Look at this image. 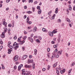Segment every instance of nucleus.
<instances>
[{
	"instance_id": "1",
	"label": "nucleus",
	"mask_w": 75,
	"mask_h": 75,
	"mask_svg": "<svg viewBox=\"0 0 75 75\" xmlns=\"http://www.w3.org/2000/svg\"><path fill=\"white\" fill-rule=\"evenodd\" d=\"M18 56L17 55H15L13 58V60L14 62H16L18 61Z\"/></svg>"
},
{
	"instance_id": "2",
	"label": "nucleus",
	"mask_w": 75,
	"mask_h": 75,
	"mask_svg": "<svg viewBox=\"0 0 75 75\" xmlns=\"http://www.w3.org/2000/svg\"><path fill=\"white\" fill-rule=\"evenodd\" d=\"M27 58V55H24L22 58V60H24V59H26Z\"/></svg>"
},
{
	"instance_id": "3",
	"label": "nucleus",
	"mask_w": 75,
	"mask_h": 75,
	"mask_svg": "<svg viewBox=\"0 0 75 75\" xmlns=\"http://www.w3.org/2000/svg\"><path fill=\"white\" fill-rule=\"evenodd\" d=\"M3 29H4V32H2V34H5V33H6V32H7V28L4 27L3 28Z\"/></svg>"
},
{
	"instance_id": "4",
	"label": "nucleus",
	"mask_w": 75,
	"mask_h": 75,
	"mask_svg": "<svg viewBox=\"0 0 75 75\" xmlns=\"http://www.w3.org/2000/svg\"><path fill=\"white\" fill-rule=\"evenodd\" d=\"M25 67L27 68H31V65H28L27 64H25Z\"/></svg>"
},
{
	"instance_id": "5",
	"label": "nucleus",
	"mask_w": 75,
	"mask_h": 75,
	"mask_svg": "<svg viewBox=\"0 0 75 75\" xmlns=\"http://www.w3.org/2000/svg\"><path fill=\"white\" fill-rule=\"evenodd\" d=\"M49 34V35L51 36V37H53V35H54V34H53V33L52 32H49L48 33Z\"/></svg>"
},
{
	"instance_id": "6",
	"label": "nucleus",
	"mask_w": 75,
	"mask_h": 75,
	"mask_svg": "<svg viewBox=\"0 0 75 75\" xmlns=\"http://www.w3.org/2000/svg\"><path fill=\"white\" fill-rule=\"evenodd\" d=\"M30 75V71H26L25 72V73L24 75Z\"/></svg>"
},
{
	"instance_id": "7",
	"label": "nucleus",
	"mask_w": 75,
	"mask_h": 75,
	"mask_svg": "<svg viewBox=\"0 0 75 75\" xmlns=\"http://www.w3.org/2000/svg\"><path fill=\"white\" fill-rule=\"evenodd\" d=\"M28 64H30V63H33V59H29L28 61Z\"/></svg>"
},
{
	"instance_id": "8",
	"label": "nucleus",
	"mask_w": 75,
	"mask_h": 75,
	"mask_svg": "<svg viewBox=\"0 0 75 75\" xmlns=\"http://www.w3.org/2000/svg\"><path fill=\"white\" fill-rule=\"evenodd\" d=\"M19 47V46H18V44H17V45L14 47L15 50H16Z\"/></svg>"
},
{
	"instance_id": "9",
	"label": "nucleus",
	"mask_w": 75,
	"mask_h": 75,
	"mask_svg": "<svg viewBox=\"0 0 75 75\" xmlns=\"http://www.w3.org/2000/svg\"><path fill=\"white\" fill-rule=\"evenodd\" d=\"M28 40H30L31 42L33 43V42H34V41H33V39L31 38L30 37H29L28 38Z\"/></svg>"
},
{
	"instance_id": "10",
	"label": "nucleus",
	"mask_w": 75,
	"mask_h": 75,
	"mask_svg": "<svg viewBox=\"0 0 75 75\" xmlns=\"http://www.w3.org/2000/svg\"><path fill=\"white\" fill-rule=\"evenodd\" d=\"M25 69H23L22 70V75H24H24L25 74Z\"/></svg>"
},
{
	"instance_id": "11",
	"label": "nucleus",
	"mask_w": 75,
	"mask_h": 75,
	"mask_svg": "<svg viewBox=\"0 0 75 75\" xmlns=\"http://www.w3.org/2000/svg\"><path fill=\"white\" fill-rule=\"evenodd\" d=\"M62 50L59 51L58 52V54H59V55H61L62 54Z\"/></svg>"
},
{
	"instance_id": "12",
	"label": "nucleus",
	"mask_w": 75,
	"mask_h": 75,
	"mask_svg": "<svg viewBox=\"0 0 75 75\" xmlns=\"http://www.w3.org/2000/svg\"><path fill=\"white\" fill-rule=\"evenodd\" d=\"M3 25H7V23L5 22V19H4L3 20Z\"/></svg>"
},
{
	"instance_id": "13",
	"label": "nucleus",
	"mask_w": 75,
	"mask_h": 75,
	"mask_svg": "<svg viewBox=\"0 0 75 75\" xmlns=\"http://www.w3.org/2000/svg\"><path fill=\"white\" fill-rule=\"evenodd\" d=\"M65 72V69H64L63 70H61L60 71V72L62 74H63V73H64Z\"/></svg>"
},
{
	"instance_id": "14",
	"label": "nucleus",
	"mask_w": 75,
	"mask_h": 75,
	"mask_svg": "<svg viewBox=\"0 0 75 75\" xmlns=\"http://www.w3.org/2000/svg\"><path fill=\"white\" fill-rule=\"evenodd\" d=\"M5 34H3V32L2 33V34L1 35V37L3 38L5 37V35H4Z\"/></svg>"
},
{
	"instance_id": "15",
	"label": "nucleus",
	"mask_w": 75,
	"mask_h": 75,
	"mask_svg": "<svg viewBox=\"0 0 75 75\" xmlns=\"http://www.w3.org/2000/svg\"><path fill=\"white\" fill-rule=\"evenodd\" d=\"M13 51V49L10 50V49H8V54H11V52Z\"/></svg>"
},
{
	"instance_id": "16",
	"label": "nucleus",
	"mask_w": 75,
	"mask_h": 75,
	"mask_svg": "<svg viewBox=\"0 0 75 75\" xmlns=\"http://www.w3.org/2000/svg\"><path fill=\"white\" fill-rule=\"evenodd\" d=\"M34 52H35L34 53V54H35V55H37V49H35L34 50Z\"/></svg>"
},
{
	"instance_id": "17",
	"label": "nucleus",
	"mask_w": 75,
	"mask_h": 75,
	"mask_svg": "<svg viewBox=\"0 0 75 75\" xmlns=\"http://www.w3.org/2000/svg\"><path fill=\"white\" fill-rule=\"evenodd\" d=\"M57 64H58V63L57 62H56L55 64H54L53 65V67L54 68H55L56 67L57 65Z\"/></svg>"
},
{
	"instance_id": "18",
	"label": "nucleus",
	"mask_w": 75,
	"mask_h": 75,
	"mask_svg": "<svg viewBox=\"0 0 75 75\" xmlns=\"http://www.w3.org/2000/svg\"><path fill=\"white\" fill-rule=\"evenodd\" d=\"M37 31V27H35L33 29V32H36Z\"/></svg>"
},
{
	"instance_id": "19",
	"label": "nucleus",
	"mask_w": 75,
	"mask_h": 75,
	"mask_svg": "<svg viewBox=\"0 0 75 75\" xmlns=\"http://www.w3.org/2000/svg\"><path fill=\"white\" fill-rule=\"evenodd\" d=\"M42 30L43 31V32H47V30H46V29L43 28L42 29Z\"/></svg>"
},
{
	"instance_id": "20",
	"label": "nucleus",
	"mask_w": 75,
	"mask_h": 75,
	"mask_svg": "<svg viewBox=\"0 0 75 75\" xmlns=\"http://www.w3.org/2000/svg\"><path fill=\"white\" fill-rule=\"evenodd\" d=\"M36 41L38 42V44H40L41 42V41L38 39H37L36 40Z\"/></svg>"
},
{
	"instance_id": "21",
	"label": "nucleus",
	"mask_w": 75,
	"mask_h": 75,
	"mask_svg": "<svg viewBox=\"0 0 75 75\" xmlns=\"http://www.w3.org/2000/svg\"><path fill=\"white\" fill-rule=\"evenodd\" d=\"M58 8H57L55 9V13H56V14L58 13Z\"/></svg>"
},
{
	"instance_id": "22",
	"label": "nucleus",
	"mask_w": 75,
	"mask_h": 75,
	"mask_svg": "<svg viewBox=\"0 0 75 75\" xmlns=\"http://www.w3.org/2000/svg\"><path fill=\"white\" fill-rule=\"evenodd\" d=\"M69 10H72V7H71V5H69Z\"/></svg>"
},
{
	"instance_id": "23",
	"label": "nucleus",
	"mask_w": 75,
	"mask_h": 75,
	"mask_svg": "<svg viewBox=\"0 0 75 75\" xmlns=\"http://www.w3.org/2000/svg\"><path fill=\"white\" fill-rule=\"evenodd\" d=\"M52 32H53V34H55L56 33H57V31H56L55 30H54L52 31Z\"/></svg>"
},
{
	"instance_id": "24",
	"label": "nucleus",
	"mask_w": 75,
	"mask_h": 75,
	"mask_svg": "<svg viewBox=\"0 0 75 75\" xmlns=\"http://www.w3.org/2000/svg\"><path fill=\"white\" fill-rule=\"evenodd\" d=\"M41 13V9H39L38 11V14H40Z\"/></svg>"
},
{
	"instance_id": "25",
	"label": "nucleus",
	"mask_w": 75,
	"mask_h": 75,
	"mask_svg": "<svg viewBox=\"0 0 75 75\" xmlns=\"http://www.w3.org/2000/svg\"><path fill=\"white\" fill-rule=\"evenodd\" d=\"M51 13H52V11L51 10L48 13V15H49L50 16H51Z\"/></svg>"
},
{
	"instance_id": "26",
	"label": "nucleus",
	"mask_w": 75,
	"mask_h": 75,
	"mask_svg": "<svg viewBox=\"0 0 75 75\" xmlns=\"http://www.w3.org/2000/svg\"><path fill=\"white\" fill-rule=\"evenodd\" d=\"M27 23L29 24H31V21H29V20H28L27 21Z\"/></svg>"
},
{
	"instance_id": "27",
	"label": "nucleus",
	"mask_w": 75,
	"mask_h": 75,
	"mask_svg": "<svg viewBox=\"0 0 75 75\" xmlns=\"http://www.w3.org/2000/svg\"><path fill=\"white\" fill-rule=\"evenodd\" d=\"M26 13H28V14H31V13H32V12L30 11H27L26 12Z\"/></svg>"
},
{
	"instance_id": "28",
	"label": "nucleus",
	"mask_w": 75,
	"mask_h": 75,
	"mask_svg": "<svg viewBox=\"0 0 75 75\" xmlns=\"http://www.w3.org/2000/svg\"><path fill=\"white\" fill-rule=\"evenodd\" d=\"M57 45H58V44H57L56 45H54L53 46L54 48H56L57 47Z\"/></svg>"
},
{
	"instance_id": "29",
	"label": "nucleus",
	"mask_w": 75,
	"mask_h": 75,
	"mask_svg": "<svg viewBox=\"0 0 75 75\" xmlns=\"http://www.w3.org/2000/svg\"><path fill=\"white\" fill-rule=\"evenodd\" d=\"M15 45H17V43H16V42H14L13 45V47H14Z\"/></svg>"
},
{
	"instance_id": "30",
	"label": "nucleus",
	"mask_w": 75,
	"mask_h": 75,
	"mask_svg": "<svg viewBox=\"0 0 75 75\" xmlns=\"http://www.w3.org/2000/svg\"><path fill=\"white\" fill-rule=\"evenodd\" d=\"M19 44L20 45H22V44H23V42L21 41H20L19 42Z\"/></svg>"
},
{
	"instance_id": "31",
	"label": "nucleus",
	"mask_w": 75,
	"mask_h": 75,
	"mask_svg": "<svg viewBox=\"0 0 75 75\" xmlns=\"http://www.w3.org/2000/svg\"><path fill=\"white\" fill-rule=\"evenodd\" d=\"M56 73L57 74V75H59V71L58 70H57L56 71Z\"/></svg>"
},
{
	"instance_id": "32",
	"label": "nucleus",
	"mask_w": 75,
	"mask_h": 75,
	"mask_svg": "<svg viewBox=\"0 0 75 75\" xmlns=\"http://www.w3.org/2000/svg\"><path fill=\"white\" fill-rule=\"evenodd\" d=\"M32 8L33 11L34 12L35 11V8L34 7H32Z\"/></svg>"
},
{
	"instance_id": "33",
	"label": "nucleus",
	"mask_w": 75,
	"mask_h": 75,
	"mask_svg": "<svg viewBox=\"0 0 75 75\" xmlns=\"http://www.w3.org/2000/svg\"><path fill=\"white\" fill-rule=\"evenodd\" d=\"M57 21L58 23H61V20L60 19H59Z\"/></svg>"
},
{
	"instance_id": "34",
	"label": "nucleus",
	"mask_w": 75,
	"mask_h": 75,
	"mask_svg": "<svg viewBox=\"0 0 75 75\" xmlns=\"http://www.w3.org/2000/svg\"><path fill=\"white\" fill-rule=\"evenodd\" d=\"M13 39H14V40H16L17 39V36L16 35H14Z\"/></svg>"
},
{
	"instance_id": "35",
	"label": "nucleus",
	"mask_w": 75,
	"mask_h": 75,
	"mask_svg": "<svg viewBox=\"0 0 75 75\" xmlns=\"http://www.w3.org/2000/svg\"><path fill=\"white\" fill-rule=\"evenodd\" d=\"M37 8L38 10H40V6H38L37 7Z\"/></svg>"
},
{
	"instance_id": "36",
	"label": "nucleus",
	"mask_w": 75,
	"mask_h": 75,
	"mask_svg": "<svg viewBox=\"0 0 75 75\" xmlns=\"http://www.w3.org/2000/svg\"><path fill=\"white\" fill-rule=\"evenodd\" d=\"M67 22H69V23H71V21H70V20L68 18H67Z\"/></svg>"
},
{
	"instance_id": "37",
	"label": "nucleus",
	"mask_w": 75,
	"mask_h": 75,
	"mask_svg": "<svg viewBox=\"0 0 75 75\" xmlns=\"http://www.w3.org/2000/svg\"><path fill=\"white\" fill-rule=\"evenodd\" d=\"M1 65L2 66V68L3 69H4L5 67H4V65H3L2 64H1Z\"/></svg>"
},
{
	"instance_id": "38",
	"label": "nucleus",
	"mask_w": 75,
	"mask_h": 75,
	"mask_svg": "<svg viewBox=\"0 0 75 75\" xmlns=\"http://www.w3.org/2000/svg\"><path fill=\"white\" fill-rule=\"evenodd\" d=\"M32 67H33V69H35V64H34L32 66Z\"/></svg>"
},
{
	"instance_id": "39",
	"label": "nucleus",
	"mask_w": 75,
	"mask_h": 75,
	"mask_svg": "<svg viewBox=\"0 0 75 75\" xmlns=\"http://www.w3.org/2000/svg\"><path fill=\"white\" fill-rule=\"evenodd\" d=\"M74 65H75V63L73 62L72 63V64L71 65V67H73V66H74Z\"/></svg>"
},
{
	"instance_id": "40",
	"label": "nucleus",
	"mask_w": 75,
	"mask_h": 75,
	"mask_svg": "<svg viewBox=\"0 0 75 75\" xmlns=\"http://www.w3.org/2000/svg\"><path fill=\"white\" fill-rule=\"evenodd\" d=\"M10 44H11V42H8V47H9V46H10Z\"/></svg>"
},
{
	"instance_id": "41",
	"label": "nucleus",
	"mask_w": 75,
	"mask_h": 75,
	"mask_svg": "<svg viewBox=\"0 0 75 75\" xmlns=\"http://www.w3.org/2000/svg\"><path fill=\"white\" fill-rule=\"evenodd\" d=\"M71 72V71H70V70H69L68 71V74L69 75H71V73H70Z\"/></svg>"
},
{
	"instance_id": "42",
	"label": "nucleus",
	"mask_w": 75,
	"mask_h": 75,
	"mask_svg": "<svg viewBox=\"0 0 75 75\" xmlns=\"http://www.w3.org/2000/svg\"><path fill=\"white\" fill-rule=\"evenodd\" d=\"M3 47V46L1 45L0 46V51H1V50L2 49Z\"/></svg>"
},
{
	"instance_id": "43",
	"label": "nucleus",
	"mask_w": 75,
	"mask_h": 75,
	"mask_svg": "<svg viewBox=\"0 0 75 75\" xmlns=\"http://www.w3.org/2000/svg\"><path fill=\"white\" fill-rule=\"evenodd\" d=\"M38 38L39 39V40H42V38H41V37L40 36H39L38 37Z\"/></svg>"
},
{
	"instance_id": "44",
	"label": "nucleus",
	"mask_w": 75,
	"mask_h": 75,
	"mask_svg": "<svg viewBox=\"0 0 75 75\" xmlns=\"http://www.w3.org/2000/svg\"><path fill=\"white\" fill-rule=\"evenodd\" d=\"M9 48H10V50H12L13 49V46L11 45L9 46Z\"/></svg>"
},
{
	"instance_id": "45",
	"label": "nucleus",
	"mask_w": 75,
	"mask_h": 75,
	"mask_svg": "<svg viewBox=\"0 0 75 75\" xmlns=\"http://www.w3.org/2000/svg\"><path fill=\"white\" fill-rule=\"evenodd\" d=\"M33 0H29V3H33Z\"/></svg>"
},
{
	"instance_id": "46",
	"label": "nucleus",
	"mask_w": 75,
	"mask_h": 75,
	"mask_svg": "<svg viewBox=\"0 0 75 75\" xmlns=\"http://www.w3.org/2000/svg\"><path fill=\"white\" fill-rule=\"evenodd\" d=\"M47 51L48 52H50V49L49 48H47Z\"/></svg>"
},
{
	"instance_id": "47",
	"label": "nucleus",
	"mask_w": 75,
	"mask_h": 75,
	"mask_svg": "<svg viewBox=\"0 0 75 75\" xmlns=\"http://www.w3.org/2000/svg\"><path fill=\"white\" fill-rule=\"evenodd\" d=\"M55 54H54L52 56V58L55 57Z\"/></svg>"
},
{
	"instance_id": "48",
	"label": "nucleus",
	"mask_w": 75,
	"mask_h": 75,
	"mask_svg": "<svg viewBox=\"0 0 75 75\" xmlns=\"http://www.w3.org/2000/svg\"><path fill=\"white\" fill-rule=\"evenodd\" d=\"M21 39H20V38H18V42H20L21 41Z\"/></svg>"
},
{
	"instance_id": "49",
	"label": "nucleus",
	"mask_w": 75,
	"mask_h": 75,
	"mask_svg": "<svg viewBox=\"0 0 75 75\" xmlns=\"http://www.w3.org/2000/svg\"><path fill=\"white\" fill-rule=\"evenodd\" d=\"M14 69H17V66H15L14 67Z\"/></svg>"
},
{
	"instance_id": "50",
	"label": "nucleus",
	"mask_w": 75,
	"mask_h": 75,
	"mask_svg": "<svg viewBox=\"0 0 75 75\" xmlns=\"http://www.w3.org/2000/svg\"><path fill=\"white\" fill-rule=\"evenodd\" d=\"M21 69V67L19 66L18 67V71H20Z\"/></svg>"
},
{
	"instance_id": "51",
	"label": "nucleus",
	"mask_w": 75,
	"mask_h": 75,
	"mask_svg": "<svg viewBox=\"0 0 75 75\" xmlns=\"http://www.w3.org/2000/svg\"><path fill=\"white\" fill-rule=\"evenodd\" d=\"M47 56L49 58H50V54L48 53L47 54Z\"/></svg>"
},
{
	"instance_id": "52",
	"label": "nucleus",
	"mask_w": 75,
	"mask_h": 75,
	"mask_svg": "<svg viewBox=\"0 0 75 75\" xmlns=\"http://www.w3.org/2000/svg\"><path fill=\"white\" fill-rule=\"evenodd\" d=\"M50 65L48 66V68L47 69L48 70H49L50 69Z\"/></svg>"
},
{
	"instance_id": "53",
	"label": "nucleus",
	"mask_w": 75,
	"mask_h": 75,
	"mask_svg": "<svg viewBox=\"0 0 75 75\" xmlns=\"http://www.w3.org/2000/svg\"><path fill=\"white\" fill-rule=\"evenodd\" d=\"M24 33L25 34H27V33L25 31H24Z\"/></svg>"
},
{
	"instance_id": "54",
	"label": "nucleus",
	"mask_w": 75,
	"mask_h": 75,
	"mask_svg": "<svg viewBox=\"0 0 75 75\" xmlns=\"http://www.w3.org/2000/svg\"><path fill=\"white\" fill-rule=\"evenodd\" d=\"M27 17V16L26 15H25L23 17V18L24 19H25V18Z\"/></svg>"
},
{
	"instance_id": "55",
	"label": "nucleus",
	"mask_w": 75,
	"mask_h": 75,
	"mask_svg": "<svg viewBox=\"0 0 75 75\" xmlns=\"http://www.w3.org/2000/svg\"><path fill=\"white\" fill-rule=\"evenodd\" d=\"M73 10L74 11H75V6H73Z\"/></svg>"
},
{
	"instance_id": "56",
	"label": "nucleus",
	"mask_w": 75,
	"mask_h": 75,
	"mask_svg": "<svg viewBox=\"0 0 75 75\" xmlns=\"http://www.w3.org/2000/svg\"><path fill=\"white\" fill-rule=\"evenodd\" d=\"M59 57V55L58 54L56 56V57L57 58H58V57Z\"/></svg>"
},
{
	"instance_id": "57",
	"label": "nucleus",
	"mask_w": 75,
	"mask_h": 75,
	"mask_svg": "<svg viewBox=\"0 0 75 75\" xmlns=\"http://www.w3.org/2000/svg\"><path fill=\"white\" fill-rule=\"evenodd\" d=\"M65 55H66V57H68V53H66Z\"/></svg>"
},
{
	"instance_id": "58",
	"label": "nucleus",
	"mask_w": 75,
	"mask_h": 75,
	"mask_svg": "<svg viewBox=\"0 0 75 75\" xmlns=\"http://www.w3.org/2000/svg\"><path fill=\"white\" fill-rule=\"evenodd\" d=\"M8 26L9 27H11V24H9L8 25Z\"/></svg>"
},
{
	"instance_id": "59",
	"label": "nucleus",
	"mask_w": 75,
	"mask_h": 75,
	"mask_svg": "<svg viewBox=\"0 0 75 75\" xmlns=\"http://www.w3.org/2000/svg\"><path fill=\"white\" fill-rule=\"evenodd\" d=\"M37 4V1H35L34 3V4Z\"/></svg>"
},
{
	"instance_id": "60",
	"label": "nucleus",
	"mask_w": 75,
	"mask_h": 75,
	"mask_svg": "<svg viewBox=\"0 0 75 75\" xmlns=\"http://www.w3.org/2000/svg\"><path fill=\"white\" fill-rule=\"evenodd\" d=\"M58 51V50L57 49H55L54 50V52H57Z\"/></svg>"
},
{
	"instance_id": "61",
	"label": "nucleus",
	"mask_w": 75,
	"mask_h": 75,
	"mask_svg": "<svg viewBox=\"0 0 75 75\" xmlns=\"http://www.w3.org/2000/svg\"><path fill=\"white\" fill-rule=\"evenodd\" d=\"M29 57V58H31L33 57V56L30 55Z\"/></svg>"
},
{
	"instance_id": "62",
	"label": "nucleus",
	"mask_w": 75,
	"mask_h": 75,
	"mask_svg": "<svg viewBox=\"0 0 75 75\" xmlns=\"http://www.w3.org/2000/svg\"><path fill=\"white\" fill-rule=\"evenodd\" d=\"M58 38L59 39H60V38H61V35H59Z\"/></svg>"
},
{
	"instance_id": "63",
	"label": "nucleus",
	"mask_w": 75,
	"mask_h": 75,
	"mask_svg": "<svg viewBox=\"0 0 75 75\" xmlns=\"http://www.w3.org/2000/svg\"><path fill=\"white\" fill-rule=\"evenodd\" d=\"M10 0H7L6 1V3H8L10 1Z\"/></svg>"
},
{
	"instance_id": "64",
	"label": "nucleus",
	"mask_w": 75,
	"mask_h": 75,
	"mask_svg": "<svg viewBox=\"0 0 75 75\" xmlns=\"http://www.w3.org/2000/svg\"><path fill=\"white\" fill-rule=\"evenodd\" d=\"M45 68H43V69H42V71H45Z\"/></svg>"
}]
</instances>
